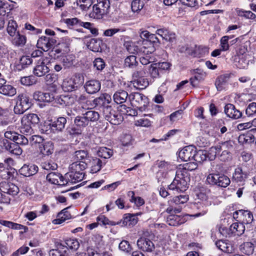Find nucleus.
I'll return each mask as SVG.
<instances>
[{
    "instance_id": "nucleus-1",
    "label": "nucleus",
    "mask_w": 256,
    "mask_h": 256,
    "mask_svg": "<svg viewBox=\"0 0 256 256\" xmlns=\"http://www.w3.org/2000/svg\"><path fill=\"white\" fill-rule=\"evenodd\" d=\"M197 165L195 163H188L186 164L182 168H180L176 171V176L168 186L170 190H176L177 192H183L188 188L190 182L188 171L196 169Z\"/></svg>"
},
{
    "instance_id": "nucleus-2",
    "label": "nucleus",
    "mask_w": 256,
    "mask_h": 256,
    "mask_svg": "<svg viewBox=\"0 0 256 256\" xmlns=\"http://www.w3.org/2000/svg\"><path fill=\"white\" fill-rule=\"evenodd\" d=\"M206 182L211 186L226 188L230 185V180L224 174L212 172L207 176Z\"/></svg>"
},
{
    "instance_id": "nucleus-3",
    "label": "nucleus",
    "mask_w": 256,
    "mask_h": 256,
    "mask_svg": "<svg viewBox=\"0 0 256 256\" xmlns=\"http://www.w3.org/2000/svg\"><path fill=\"white\" fill-rule=\"evenodd\" d=\"M110 4V0H96L90 16L96 19H104L109 12Z\"/></svg>"
},
{
    "instance_id": "nucleus-4",
    "label": "nucleus",
    "mask_w": 256,
    "mask_h": 256,
    "mask_svg": "<svg viewBox=\"0 0 256 256\" xmlns=\"http://www.w3.org/2000/svg\"><path fill=\"white\" fill-rule=\"evenodd\" d=\"M70 40L68 38H62L58 44L54 46H53L50 52V56L56 58L67 54L70 50Z\"/></svg>"
},
{
    "instance_id": "nucleus-5",
    "label": "nucleus",
    "mask_w": 256,
    "mask_h": 256,
    "mask_svg": "<svg viewBox=\"0 0 256 256\" xmlns=\"http://www.w3.org/2000/svg\"><path fill=\"white\" fill-rule=\"evenodd\" d=\"M20 102H17L14 108V112H26L32 108L34 104L32 100L26 94H22L19 96Z\"/></svg>"
},
{
    "instance_id": "nucleus-6",
    "label": "nucleus",
    "mask_w": 256,
    "mask_h": 256,
    "mask_svg": "<svg viewBox=\"0 0 256 256\" xmlns=\"http://www.w3.org/2000/svg\"><path fill=\"white\" fill-rule=\"evenodd\" d=\"M56 43V37H48L42 36L38 40L36 46L38 49H40L44 52H48L52 48Z\"/></svg>"
},
{
    "instance_id": "nucleus-7",
    "label": "nucleus",
    "mask_w": 256,
    "mask_h": 256,
    "mask_svg": "<svg viewBox=\"0 0 256 256\" xmlns=\"http://www.w3.org/2000/svg\"><path fill=\"white\" fill-rule=\"evenodd\" d=\"M131 104L133 107L142 112L146 110V108L148 104V100L144 94L136 92L134 96Z\"/></svg>"
},
{
    "instance_id": "nucleus-8",
    "label": "nucleus",
    "mask_w": 256,
    "mask_h": 256,
    "mask_svg": "<svg viewBox=\"0 0 256 256\" xmlns=\"http://www.w3.org/2000/svg\"><path fill=\"white\" fill-rule=\"evenodd\" d=\"M82 115L75 118L74 123L78 126H86L89 121L94 122L100 118L99 113H83Z\"/></svg>"
},
{
    "instance_id": "nucleus-9",
    "label": "nucleus",
    "mask_w": 256,
    "mask_h": 256,
    "mask_svg": "<svg viewBox=\"0 0 256 256\" xmlns=\"http://www.w3.org/2000/svg\"><path fill=\"white\" fill-rule=\"evenodd\" d=\"M112 98L110 95L108 94L104 93L100 96L95 98L94 100V102L95 104L96 107L102 108L103 112H104L105 108L108 110L109 108H111L110 106H108V104H110Z\"/></svg>"
},
{
    "instance_id": "nucleus-10",
    "label": "nucleus",
    "mask_w": 256,
    "mask_h": 256,
    "mask_svg": "<svg viewBox=\"0 0 256 256\" xmlns=\"http://www.w3.org/2000/svg\"><path fill=\"white\" fill-rule=\"evenodd\" d=\"M46 180L52 184L65 186L67 184L66 174L62 176L60 173L51 172L46 176Z\"/></svg>"
},
{
    "instance_id": "nucleus-11",
    "label": "nucleus",
    "mask_w": 256,
    "mask_h": 256,
    "mask_svg": "<svg viewBox=\"0 0 256 256\" xmlns=\"http://www.w3.org/2000/svg\"><path fill=\"white\" fill-rule=\"evenodd\" d=\"M4 137L6 138L13 140L14 142H18L20 145H26L28 143V139L22 134H18L14 131H6L4 133Z\"/></svg>"
},
{
    "instance_id": "nucleus-12",
    "label": "nucleus",
    "mask_w": 256,
    "mask_h": 256,
    "mask_svg": "<svg viewBox=\"0 0 256 256\" xmlns=\"http://www.w3.org/2000/svg\"><path fill=\"white\" fill-rule=\"evenodd\" d=\"M49 71L50 68L46 64L44 59L39 60L33 69L34 75L38 77L45 76Z\"/></svg>"
},
{
    "instance_id": "nucleus-13",
    "label": "nucleus",
    "mask_w": 256,
    "mask_h": 256,
    "mask_svg": "<svg viewBox=\"0 0 256 256\" xmlns=\"http://www.w3.org/2000/svg\"><path fill=\"white\" fill-rule=\"evenodd\" d=\"M84 88L88 94H93L100 91L101 88V84L98 80H91L86 82Z\"/></svg>"
},
{
    "instance_id": "nucleus-14",
    "label": "nucleus",
    "mask_w": 256,
    "mask_h": 256,
    "mask_svg": "<svg viewBox=\"0 0 256 256\" xmlns=\"http://www.w3.org/2000/svg\"><path fill=\"white\" fill-rule=\"evenodd\" d=\"M32 63V60L29 56H22L18 61L16 62L14 66V69L16 71H21L27 68Z\"/></svg>"
},
{
    "instance_id": "nucleus-15",
    "label": "nucleus",
    "mask_w": 256,
    "mask_h": 256,
    "mask_svg": "<svg viewBox=\"0 0 256 256\" xmlns=\"http://www.w3.org/2000/svg\"><path fill=\"white\" fill-rule=\"evenodd\" d=\"M248 175L249 172L243 170L241 167H238L232 174V180L237 183H244Z\"/></svg>"
},
{
    "instance_id": "nucleus-16",
    "label": "nucleus",
    "mask_w": 256,
    "mask_h": 256,
    "mask_svg": "<svg viewBox=\"0 0 256 256\" xmlns=\"http://www.w3.org/2000/svg\"><path fill=\"white\" fill-rule=\"evenodd\" d=\"M192 74L194 76L190 79V84L193 87H197L199 82L204 80L206 74L198 68L193 70Z\"/></svg>"
},
{
    "instance_id": "nucleus-17",
    "label": "nucleus",
    "mask_w": 256,
    "mask_h": 256,
    "mask_svg": "<svg viewBox=\"0 0 256 256\" xmlns=\"http://www.w3.org/2000/svg\"><path fill=\"white\" fill-rule=\"evenodd\" d=\"M137 246L140 249L146 252H152L155 248L154 243L145 238H139L137 241Z\"/></svg>"
},
{
    "instance_id": "nucleus-18",
    "label": "nucleus",
    "mask_w": 256,
    "mask_h": 256,
    "mask_svg": "<svg viewBox=\"0 0 256 256\" xmlns=\"http://www.w3.org/2000/svg\"><path fill=\"white\" fill-rule=\"evenodd\" d=\"M240 222L246 226L248 230H250L253 226L254 216L252 212L248 210H242Z\"/></svg>"
},
{
    "instance_id": "nucleus-19",
    "label": "nucleus",
    "mask_w": 256,
    "mask_h": 256,
    "mask_svg": "<svg viewBox=\"0 0 256 256\" xmlns=\"http://www.w3.org/2000/svg\"><path fill=\"white\" fill-rule=\"evenodd\" d=\"M86 167L87 164L86 162L76 161L70 165L68 172H76L84 176V171Z\"/></svg>"
},
{
    "instance_id": "nucleus-20",
    "label": "nucleus",
    "mask_w": 256,
    "mask_h": 256,
    "mask_svg": "<svg viewBox=\"0 0 256 256\" xmlns=\"http://www.w3.org/2000/svg\"><path fill=\"white\" fill-rule=\"evenodd\" d=\"M194 148L192 146H185L178 152L179 158L184 162L192 160V155L194 152Z\"/></svg>"
},
{
    "instance_id": "nucleus-21",
    "label": "nucleus",
    "mask_w": 256,
    "mask_h": 256,
    "mask_svg": "<svg viewBox=\"0 0 256 256\" xmlns=\"http://www.w3.org/2000/svg\"><path fill=\"white\" fill-rule=\"evenodd\" d=\"M139 214H126L124 215L122 219L119 222H121V226H132L136 224L138 218L136 217Z\"/></svg>"
},
{
    "instance_id": "nucleus-22",
    "label": "nucleus",
    "mask_w": 256,
    "mask_h": 256,
    "mask_svg": "<svg viewBox=\"0 0 256 256\" xmlns=\"http://www.w3.org/2000/svg\"><path fill=\"white\" fill-rule=\"evenodd\" d=\"M6 145L4 146V150H6L10 152L12 154L20 156L22 154V150L20 146V144H18V142H10L6 139Z\"/></svg>"
},
{
    "instance_id": "nucleus-23",
    "label": "nucleus",
    "mask_w": 256,
    "mask_h": 256,
    "mask_svg": "<svg viewBox=\"0 0 256 256\" xmlns=\"http://www.w3.org/2000/svg\"><path fill=\"white\" fill-rule=\"evenodd\" d=\"M208 52V46L195 44L194 48L192 50L190 55L195 58H200L207 55Z\"/></svg>"
},
{
    "instance_id": "nucleus-24",
    "label": "nucleus",
    "mask_w": 256,
    "mask_h": 256,
    "mask_svg": "<svg viewBox=\"0 0 256 256\" xmlns=\"http://www.w3.org/2000/svg\"><path fill=\"white\" fill-rule=\"evenodd\" d=\"M215 245L222 252L231 254L234 252V248L230 240H220L216 241Z\"/></svg>"
},
{
    "instance_id": "nucleus-25",
    "label": "nucleus",
    "mask_w": 256,
    "mask_h": 256,
    "mask_svg": "<svg viewBox=\"0 0 256 256\" xmlns=\"http://www.w3.org/2000/svg\"><path fill=\"white\" fill-rule=\"evenodd\" d=\"M38 170L37 166L34 164H24L19 170L20 174L24 176H30L36 174Z\"/></svg>"
},
{
    "instance_id": "nucleus-26",
    "label": "nucleus",
    "mask_w": 256,
    "mask_h": 256,
    "mask_svg": "<svg viewBox=\"0 0 256 256\" xmlns=\"http://www.w3.org/2000/svg\"><path fill=\"white\" fill-rule=\"evenodd\" d=\"M230 76V74H225L217 77L214 84L218 91L220 92L225 89Z\"/></svg>"
},
{
    "instance_id": "nucleus-27",
    "label": "nucleus",
    "mask_w": 256,
    "mask_h": 256,
    "mask_svg": "<svg viewBox=\"0 0 256 256\" xmlns=\"http://www.w3.org/2000/svg\"><path fill=\"white\" fill-rule=\"evenodd\" d=\"M50 256H69L66 252V248L61 243H56V248L50 250L49 252Z\"/></svg>"
},
{
    "instance_id": "nucleus-28",
    "label": "nucleus",
    "mask_w": 256,
    "mask_h": 256,
    "mask_svg": "<svg viewBox=\"0 0 256 256\" xmlns=\"http://www.w3.org/2000/svg\"><path fill=\"white\" fill-rule=\"evenodd\" d=\"M76 98L70 95H61L56 100V102L62 107L69 106L74 104Z\"/></svg>"
},
{
    "instance_id": "nucleus-29",
    "label": "nucleus",
    "mask_w": 256,
    "mask_h": 256,
    "mask_svg": "<svg viewBox=\"0 0 256 256\" xmlns=\"http://www.w3.org/2000/svg\"><path fill=\"white\" fill-rule=\"evenodd\" d=\"M16 93V88L9 82H6L5 84L0 86V94L8 96H12Z\"/></svg>"
},
{
    "instance_id": "nucleus-30",
    "label": "nucleus",
    "mask_w": 256,
    "mask_h": 256,
    "mask_svg": "<svg viewBox=\"0 0 256 256\" xmlns=\"http://www.w3.org/2000/svg\"><path fill=\"white\" fill-rule=\"evenodd\" d=\"M185 222V219L183 216L174 214L169 215L166 218L167 224L171 226H178Z\"/></svg>"
},
{
    "instance_id": "nucleus-31",
    "label": "nucleus",
    "mask_w": 256,
    "mask_h": 256,
    "mask_svg": "<svg viewBox=\"0 0 256 256\" xmlns=\"http://www.w3.org/2000/svg\"><path fill=\"white\" fill-rule=\"evenodd\" d=\"M62 62L64 68H70L74 66L76 56L73 54H67L62 56Z\"/></svg>"
},
{
    "instance_id": "nucleus-32",
    "label": "nucleus",
    "mask_w": 256,
    "mask_h": 256,
    "mask_svg": "<svg viewBox=\"0 0 256 256\" xmlns=\"http://www.w3.org/2000/svg\"><path fill=\"white\" fill-rule=\"evenodd\" d=\"M66 248V252L70 250L72 252L76 251L80 247V243L76 239H68L64 242H58Z\"/></svg>"
},
{
    "instance_id": "nucleus-33",
    "label": "nucleus",
    "mask_w": 256,
    "mask_h": 256,
    "mask_svg": "<svg viewBox=\"0 0 256 256\" xmlns=\"http://www.w3.org/2000/svg\"><path fill=\"white\" fill-rule=\"evenodd\" d=\"M104 116L107 120L114 125L119 124L124 120L122 113H108Z\"/></svg>"
},
{
    "instance_id": "nucleus-34",
    "label": "nucleus",
    "mask_w": 256,
    "mask_h": 256,
    "mask_svg": "<svg viewBox=\"0 0 256 256\" xmlns=\"http://www.w3.org/2000/svg\"><path fill=\"white\" fill-rule=\"evenodd\" d=\"M246 228V226L241 222H234L230 225V230L232 234L240 236L244 234Z\"/></svg>"
},
{
    "instance_id": "nucleus-35",
    "label": "nucleus",
    "mask_w": 256,
    "mask_h": 256,
    "mask_svg": "<svg viewBox=\"0 0 256 256\" xmlns=\"http://www.w3.org/2000/svg\"><path fill=\"white\" fill-rule=\"evenodd\" d=\"M39 149L40 152L46 156H49L54 152V144L50 141L44 142L39 145Z\"/></svg>"
},
{
    "instance_id": "nucleus-36",
    "label": "nucleus",
    "mask_w": 256,
    "mask_h": 256,
    "mask_svg": "<svg viewBox=\"0 0 256 256\" xmlns=\"http://www.w3.org/2000/svg\"><path fill=\"white\" fill-rule=\"evenodd\" d=\"M66 120L64 117H60L57 118L56 120L52 122V132L53 133L62 131L64 128L65 124H66Z\"/></svg>"
},
{
    "instance_id": "nucleus-37",
    "label": "nucleus",
    "mask_w": 256,
    "mask_h": 256,
    "mask_svg": "<svg viewBox=\"0 0 256 256\" xmlns=\"http://www.w3.org/2000/svg\"><path fill=\"white\" fill-rule=\"evenodd\" d=\"M128 96V94L126 91L120 90L114 94L113 99L117 104H122L126 102Z\"/></svg>"
},
{
    "instance_id": "nucleus-38",
    "label": "nucleus",
    "mask_w": 256,
    "mask_h": 256,
    "mask_svg": "<svg viewBox=\"0 0 256 256\" xmlns=\"http://www.w3.org/2000/svg\"><path fill=\"white\" fill-rule=\"evenodd\" d=\"M103 44L102 40L93 38L90 40L88 47L92 52H98L102 51V46Z\"/></svg>"
},
{
    "instance_id": "nucleus-39",
    "label": "nucleus",
    "mask_w": 256,
    "mask_h": 256,
    "mask_svg": "<svg viewBox=\"0 0 256 256\" xmlns=\"http://www.w3.org/2000/svg\"><path fill=\"white\" fill-rule=\"evenodd\" d=\"M22 31H18L12 39V43L18 46H23L26 42V38L24 34H22Z\"/></svg>"
},
{
    "instance_id": "nucleus-40",
    "label": "nucleus",
    "mask_w": 256,
    "mask_h": 256,
    "mask_svg": "<svg viewBox=\"0 0 256 256\" xmlns=\"http://www.w3.org/2000/svg\"><path fill=\"white\" fill-rule=\"evenodd\" d=\"M207 158V151L202 150H196V148H194V152L192 155V160L197 162L201 163L206 160Z\"/></svg>"
},
{
    "instance_id": "nucleus-41",
    "label": "nucleus",
    "mask_w": 256,
    "mask_h": 256,
    "mask_svg": "<svg viewBox=\"0 0 256 256\" xmlns=\"http://www.w3.org/2000/svg\"><path fill=\"white\" fill-rule=\"evenodd\" d=\"M210 193V188L204 186H198L196 195L198 199L202 200H206L208 199V195Z\"/></svg>"
},
{
    "instance_id": "nucleus-42",
    "label": "nucleus",
    "mask_w": 256,
    "mask_h": 256,
    "mask_svg": "<svg viewBox=\"0 0 256 256\" xmlns=\"http://www.w3.org/2000/svg\"><path fill=\"white\" fill-rule=\"evenodd\" d=\"M84 176L82 174H76V172H67L66 174L67 184L68 182L74 184L80 182L84 179Z\"/></svg>"
},
{
    "instance_id": "nucleus-43",
    "label": "nucleus",
    "mask_w": 256,
    "mask_h": 256,
    "mask_svg": "<svg viewBox=\"0 0 256 256\" xmlns=\"http://www.w3.org/2000/svg\"><path fill=\"white\" fill-rule=\"evenodd\" d=\"M132 82L134 86L138 90H144L149 85L148 80L146 77L132 80Z\"/></svg>"
},
{
    "instance_id": "nucleus-44",
    "label": "nucleus",
    "mask_w": 256,
    "mask_h": 256,
    "mask_svg": "<svg viewBox=\"0 0 256 256\" xmlns=\"http://www.w3.org/2000/svg\"><path fill=\"white\" fill-rule=\"evenodd\" d=\"M240 250L242 252L246 255H252L254 252V246L251 242H244L240 246Z\"/></svg>"
},
{
    "instance_id": "nucleus-45",
    "label": "nucleus",
    "mask_w": 256,
    "mask_h": 256,
    "mask_svg": "<svg viewBox=\"0 0 256 256\" xmlns=\"http://www.w3.org/2000/svg\"><path fill=\"white\" fill-rule=\"evenodd\" d=\"M90 163V172L92 174H94L99 172L101 170L102 166L104 165L106 162L105 160H104V161H102L98 158H95L92 159Z\"/></svg>"
},
{
    "instance_id": "nucleus-46",
    "label": "nucleus",
    "mask_w": 256,
    "mask_h": 256,
    "mask_svg": "<svg viewBox=\"0 0 256 256\" xmlns=\"http://www.w3.org/2000/svg\"><path fill=\"white\" fill-rule=\"evenodd\" d=\"M62 88L64 92H72L76 90L71 78H65L62 85Z\"/></svg>"
},
{
    "instance_id": "nucleus-47",
    "label": "nucleus",
    "mask_w": 256,
    "mask_h": 256,
    "mask_svg": "<svg viewBox=\"0 0 256 256\" xmlns=\"http://www.w3.org/2000/svg\"><path fill=\"white\" fill-rule=\"evenodd\" d=\"M1 5L0 6V16L8 18L12 14L10 13L12 8L8 2L2 1Z\"/></svg>"
},
{
    "instance_id": "nucleus-48",
    "label": "nucleus",
    "mask_w": 256,
    "mask_h": 256,
    "mask_svg": "<svg viewBox=\"0 0 256 256\" xmlns=\"http://www.w3.org/2000/svg\"><path fill=\"white\" fill-rule=\"evenodd\" d=\"M96 220L100 224L103 226H116L121 224L120 222H114V221H111L109 220V219H108L104 215H100L97 217Z\"/></svg>"
},
{
    "instance_id": "nucleus-49",
    "label": "nucleus",
    "mask_w": 256,
    "mask_h": 256,
    "mask_svg": "<svg viewBox=\"0 0 256 256\" xmlns=\"http://www.w3.org/2000/svg\"><path fill=\"white\" fill-rule=\"evenodd\" d=\"M99 157L107 159L110 158L113 154V150L106 147H101L97 152Z\"/></svg>"
},
{
    "instance_id": "nucleus-50",
    "label": "nucleus",
    "mask_w": 256,
    "mask_h": 256,
    "mask_svg": "<svg viewBox=\"0 0 256 256\" xmlns=\"http://www.w3.org/2000/svg\"><path fill=\"white\" fill-rule=\"evenodd\" d=\"M221 151L222 148L220 146L216 145L214 146L211 147L209 150L207 152V158H208L210 160H214L216 156L218 155Z\"/></svg>"
},
{
    "instance_id": "nucleus-51",
    "label": "nucleus",
    "mask_w": 256,
    "mask_h": 256,
    "mask_svg": "<svg viewBox=\"0 0 256 256\" xmlns=\"http://www.w3.org/2000/svg\"><path fill=\"white\" fill-rule=\"evenodd\" d=\"M23 122H28L31 124H37L40 122L39 116L34 113H29L23 118Z\"/></svg>"
},
{
    "instance_id": "nucleus-52",
    "label": "nucleus",
    "mask_w": 256,
    "mask_h": 256,
    "mask_svg": "<svg viewBox=\"0 0 256 256\" xmlns=\"http://www.w3.org/2000/svg\"><path fill=\"white\" fill-rule=\"evenodd\" d=\"M20 82L24 86H30L36 84L37 82V80L34 76L30 75L21 77Z\"/></svg>"
},
{
    "instance_id": "nucleus-53",
    "label": "nucleus",
    "mask_w": 256,
    "mask_h": 256,
    "mask_svg": "<svg viewBox=\"0 0 256 256\" xmlns=\"http://www.w3.org/2000/svg\"><path fill=\"white\" fill-rule=\"evenodd\" d=\"M17 23L14 20H10L8 22L7 26V32L11 36H14L17 32L18 28Z\"/></svg>"
},
{
    "instance_id": "nucleus-54",
    "label": "nucleus",
    "mask_w": 256,
    "mask_h": 256,
    "mask_svg": "<svg viewBox=\"0 0 256 256\" xmlns=\"http://www.w3.org/2000/svg\"><path fill=\"white\" fill-rule=\"evenodd\" d=\"M21 123L22 125L20 127V132L26 136H30L33 131L31 124L28 122H24V121L23 122V118L22 119Z\"/></svg>"
},
{
    "instance_id": "nucleus-55",
    "label": "nucleus",
    "mask_w": 256,
    "mask_h": 256,
    "mask_svg": "<svg viewBox=\"0 0 256 256\" xmlns=\"http://www.w3.org/2000/svg\"><path fill=\"white\" fill-rule=\"evenodd\" d=\"M238 15L240 17H244L246 19H250L256 22V15L250 10H236Z\"/></svg>"
},
{
    "instance_id": "nucleus-56",
    "label": "nucleus",
    "mask_w": 256,
    "mask_h": 256,
    "mask_svg": "<svg viewBox=\"0 0 256 256\" xmlns=\"http://www.w3.org/2000/svg\"><path fill=\"white\" fill-rule=\"evenodd\" d=\"M138 64L136 60V57L134 55H130L127 56L124 60V65L126 67L130 68H134Z\"/></svg>"
},
{
    "instance_id": "nucleus-57",
    "label": "nucleus",
    "mask_w": 256,
    "mask_h": 256,
    "mask_svg": "<svg viewBox=\"0 0 256 256\" xmlns=\"http://www.w3.org/2000/svg\"><path fill=\"white\" fill-rule=\"evenodd\" d=\"M144 2L142 0H132L131 2V9L134 12H138L144 8Z\"/></svg>"
},
{
    "instance_id": "nucleus-58",
    "label": "nucleus",
    "mask_w": 256,
    "mask_h": 256,
    "mask_svg": "<svg viewBox=\"0 0 256 256\" xmlns=\"http://www.w3.org/2000/svg\"><path fill=\"white\" fill-rule=\"evenodd\" d=\"M160 44V41L156 36V34H152L148 40H145L143 41V45H153L158 46Z\"/></svg>"
},
{
    "instance_id": "nucleus-59",
    "label": "nucleus",
    "mask_w": 256,
    "mask_h": 256,
    "mask_svg": "<svg viewBox=\"0 0 256 256\" xmlns=\"http://www.w3.org/2000/svg\"><path fill=\"white\" fill-rule=\"evenodd\" d=\"M15 174H16V172L14 168H7L0 173V177L4 180H8L11 178H14Z\"/></svg>"
},
{
    "instance_id": "nucleus-60",
    "label": "nucleus",
    "mask_w": 256,
    "mask_h": 256,
    "mask_svg": "<svg viewBox=\"0 0 256 256\" xmlns=\"http://www.w3.org/2000/svg\"><path fill=\"white\" fill-rule=\"evenodd\" d=\"M227 116L229 118H230L232 119H238L242 118L244 119L246 118H250V117H253V114H249L248 113H226Z\"/></svg>"
},
{
    "instance_id": "nucleus-61",
    "label": "nucleus",
    "mask_w": 256,
    "mask_h": 256,
    "mask_svg": "<svg viewBox=\"0 0 256 256\" xmlns=\"http://www.w3.org/2000/svg\"><path fill=\"white\" fill-rule=\"evenodd\" d=\"M70 78L74 82L76 90L84 84V76L80 74H76Z\"/></svg>"
},
{
    "instance_id": "nucleus-62",
    "label": "nucleus",
    "mask_w": 256,
    "mask_h": 256,
    "mask_svg": "<svg viewBox=\"0 0 256 256\" xmlns=\"http://www.w3.org/2000/svg\"><path fill=\"white\" fill-rule=\"evenodd\" d=\"M148 72L150 76L152 78H156L160 76L161 74L158 65H155V63L151 64L148 68Z\"/></svg>"
},
{
    "instance_id": "nucleus-63",
    "label": "nucleus",
    "mask_w": 256,
    "mask_h": 256,
    "mask_svg": "<svg viewBox=\"0 0 256 256\" xmlns=\"http://www.w3.org/2000/svg\"><path fill=\"white\" fill-rule=\"evenodd\" d=\"M58 75L54 73H50L45 76L44 82L47 85H52L58 80Z\"/></svg>"
},
{
    "instance_id": "nucleus-64",
    "label": "nucleus",
    "mask_w": 256,
    "mask_h": 256,
    "mask_svg": "<svg viewBox=\"0 0 256 256\" xmlns=\"http://www.w3.org/2000/svg\"><path fill=\"white\" fill-rule=\"evenodd\" d=\"M88 152L84 150L76 151L74 154V160L76 161H84L88 157Z\"/></svg>"
}]
</instances>
